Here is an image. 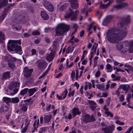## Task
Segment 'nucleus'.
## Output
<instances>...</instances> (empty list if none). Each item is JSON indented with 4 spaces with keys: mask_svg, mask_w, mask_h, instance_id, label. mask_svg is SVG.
<instances>
[{
    "mask_svg": "<svg viewBox=\"0 0 133 133\" xmlns=\"http://www.w3.org/2000/svg\"><path fill=\"white\" fill-rule=\"evenodd\" d=\"M115 29H111L106 33L105 38L110 43H115L122 40L127 36L128 31L126 29L122 30L119 32L116 33Z\"/></svg>",
    "mask_w": 133,
    "mask_h": 133,
    "instance_id": "f257e3e1",
    "label": "nucleus"
},
{
    "mask_svg": "<svg viewBox=\"0 0 133 133\" xmlns=\"http://www.w3.org/2000/svg\"><path fill=\"white\" fill-rule=\"evenodd\" d=\"M117 49L120 51L133 52V40H125L117 43Z\"/></svg>",
    "mask_w": 133,
    "mask_h": 133,
    "instance_id": "f03ea898",
    "label": "nucleus"
},
{
    "mask_svg": "<svg viewBox=\"0 0 133 133\" xmlns=\"http://www.w3.org/2000/svg\"><path fill=\"white\" fill-rule=\"evenodd\" d=\"M8 43L11 46V47L13 48L12 49L10 47L8 46V49L10 51H13L14 50H15L17 53L21 55L22 52L21 47L17 45V44L19 45L21 44V42L19 40H9L8 42Z\"/></svg>",
    "mask_w": 133,
    "mask_h": 133,
    "instance_id": "7ed1b4c3",
    "label": "nucleus"
},
{
    "mask_svg": "<svg viewBox=\"0 0 133 133\" xmlns=\"http://www.w3.org/2000/svg\"><path fill=\"white\" fill-rule=\"evenodd\" d=\"M69 28V26L65 23L58 24L56 28V35L60 36L63 35L64 32L68 31Z\"/></svg>",
    "mask_w": 133,
    "mask_h": 133,
    "instance_id": "20e7f679",
    "label": "nucleus"
},
{
    "mask_svg": "<svg viewBox=\"0 0 133 133\" xmlns=\"http://www.w3.org/2000/svg\"><path fill=\"white\" fill-rule=\"evenodd\" d=\"M110 123L111 124L108 126L104 122H101L100 126L101 130L104 131V133H112L115 129V126L112 121H111Z\"/></svg>",
    "mask_w": 133,
    "mask_h": 133,
    "instance_id": "39448f33",
    "label": "nucleus"
},
{
    "mask_svg": "<svg viewBox=\"0 0 133 133\" xmlns=\"http://www.w3.org/2000/svg\"><path fill=\"white\" fill-rule=\"evenodd\" d=\"M79 13L78 11H76L75 13H74L71 10L69 9L64 15V17L65 18H70L71 21L75 20L76 18L77 15Z\"/></svg>",
    "mask_w": 133,
    "mask_h": 133,
    "instance_id": "423d86ee",
    "label": "nucleus"
},
{
    "mask_svg": "<svg viewBox=\"0 0 133 133\" xmlns=\"http://www.w3.org/2000/svg\"><path fill=\"white\" fill-rule=\"evenodd\" d=\"M82 120L85 123L93 122L96 121V119L94 115H92L91 116L88 114H85L81 118Z\"/></svg>",
    "mask_w": 133,
    "mask_h": 133,
    "instance_id": "0eeeda50",
    "label": "nucleus"
},
{
    "mask_svg": "<svg viewBox=\"0 0 133 133\" xmlns=\"http://www.w3.org/2000/svg\"><path fill=\"white\" fill-rule=\"evenodd\" d=\"M19 83L18 82H14L12 83V84L9 85V89L10 90H13V92H11L10 95H15L17 92L18 89L17 88H14L15 87H18L19 85Z\"/></svg>",
    "mask_w": 133,
    "mask_h": 133,
    "instance_id": "6e6552de",
    "label": "nucleus"
},
{
    "mask_svg": "<svg viewBox=\"0 0 133 133\" xmlns=\"http://www.w3.org/2000/svg\"><path fill=\"white\" fill-rule=\"evenodd\" d=\"M43 4L44 7L48 11H52L53 10V6L50 3L44 0L43 1Z\"/></svg>",
    "mask_w": 133,
    "mask_h": 133,
    "instance_id": "1a4fd4ad",
    "label": "nucleus"
},
{
    "mask_svg": "<svg viewBox=\"0 0 133 133\" xmlns=\"http://www.w3.org/2000/svg\"><path fill=\"white\" fill-rule=\"evenodd\" d=\"M38 64L37 67L38 69L41 71L44 70L48 65L47 63L45 61L39 62Z\"/></svg>",
    "mask_w": 133,
    "mask_h": 133,
    "instance_id": "9d476101",
    "label": "nucleus"
},
{
    "mask_svg": "<svg viewBox=\"0 0 133 133\" xmlns=\"http://www.w3.org/2000/svg\"><path fill=\"white\" fill-rule=\"evenodd\" d=\"M10 72L9 71H6L0 75V78L2 80L8 79L10 78Z\"/></svg>",
    "mask_w": 133,
    "mask_h": 133,
    "instance_id": "9b49d317",
    "label": "nucleus"
},
{
    "mask_svg": "<svg viewBox=\"0 0 133 133\" xmlns=\"http://www.w3.org/2000/svg\"><path fill=\"white\" fill-rule=\"evenodd\" d=\"M33 71L32 69H28L27 67H25L24 68V75L26 77L30 76Z\"/></svg>",
    "mask_w": 133,
    "mask_h": 133,
    "instance_id": "f8f14e48",
    "label": "nucleus"
},
{
    "mask_svg": "<svg viewBox=\"0 0 133 133\" xmlns=\"http://www.w3.org/2000/svg\"><path fill=\"white\" fill-rule=\"evenodd\" d=\"M98 44L96 43H94L91 49V51L90 52L91 55V57H93L95 54L96 50Z\"/></svg>",
    "mask_w": 133,
    "mask_h": 133,
    "instance_id": "ddd939ff",
    "label": "nucleus"
},
{
    "mask_svg": "<svg viewBox=\"0 0 133 133\" xmlns=\"http://www.w3.org/2000/svg\"><path fill=\"white\" fill-rule=\"evenodd\" d=\"M71 7L73 9H75L78 7V3L77 0H70Z\"/></svg>",
    "mask_w": 133,
    "mask_h": 133,
    "instance_id": "4468645a",
    "label": "nucleus"
},
{
    "mask_svg": "<svg viewBox=\"0 0 133 133\" xmlns=\"http://www.w3.org/2000/svg\"><path fill=\"white\" fill-rule=\"evenodd\" d=\"M76 71V75L75 74V72L74 71L72 70L71 71V78H72V80L73 81L74 80V79L75 77V76H76V80H77L78 79V70L77 69H76L75 70Z\"/></svg>",
    "mask_w": 133,
    "mask_h": 133,
    "instance_id": "2eb2a0df",
    "label": "nucleus"
},
{
    "mask_svg": "<svg viewBox=\"0 0 133 133\" xmlns=\"http://www.w3.org/2000/svg\"><path fill=\"white\" fill-rule=\"evenodd\" d=\"M55 55L54 52H51L47 55L46 58V59L48 61H51L53 59Z\"/></svg>",
    "mask_w": 133,
    "mask_h": 133,
    "instance_id": "dca6fc26",
    "label": "nucleus"
},
{
    "mask_svg": "<svg viewBox=\"0 0 133 133\" xmlns=\"http://www.w3.org/2000/svg\"><path fill=\"white\" fill-rule=\"evenodd\" d=\"M112 1H109L106 4H104L102 3H101L99 6L100 8L102 9H106L110 6V5L112 3Z\"/></svg>",
    "mask_w": 133,
    "mask_h": 133,
    "instance_id": "f3484780",
    "label": "nucleus"
},
{
    "mask_svg": "<svg viewBox=\"0 0 133 133\" xmlns=\"http://www.w3.org/2000/svg\"><path fill=\"white\" fill-rule=\"evenodd\" d=\"M72 113L73 116L74 117H75L77 115H79L81 114L79 109L77 108H74L73 109Z\"/></svg>",
    "mask_w": 133,
    "mask_h": 133,
    "instance_id": "a211bd4d",
    "label": "nucleus"
},
{
    "mask_svg": "<svg viewBox=\"0 0 133 133\" xmlns=\"http://www.w3.org/2000/svg\"><path fill=\"white\" fill-rule=\"evenodd\" d=\"M52 118V116L51 115L48 114H45L44 116V119L46 123H48L50 121Z\"/></svg>",
    "mask_w": 133,
    "mask_h": 133,
    "instance_id": "6ab92c4d",
    "label": "nucleus"
},
{
    "mask_svg": "<svg viewBox=\"0 0 133 133\" xmlns=\"http://www.w3.org/2000/svg\"><path fill=\"white\" fill-rule=\"evenodd\" d=\"M38 91V89L36 88L30 89L28 90L29 93V96H32L34 93Z\"/></svg>",
    "mask_w": 133,
    "mask_h": 133,
    "instance_id": "aec40b11",
    "label": "nucleus"
},
{
    "mask_svg": "<svg viewBox=\"0 0 133 133\" xmlns=\"http://www.w3.org/2000/svg\"><path fill=\"white\" fill-rule=\"evenodd\" d=\"M23 19V17L21 16H19L17 17L14 20V21L16 23H20L22 22Z\"/></svg>",
    "mask_w": 133,
    "mask_h": 133,
    "instance_id": "412c9836",
    "label": "nucleus"
},
{
    "mask_svg": "<svg viewBox=\"0 0 133 133\" xmlns=\"http://www.w3.org/2000/svg\"><path fill=\"white\" fill-rule=\"evenodd\" d=\"M20 110L23 111V112H26L28 108V105L26 103L20 105Z\"/></svg>",
    "mask_w": 133,
    "mask_h": 133,
    "instance_id": "4be33fe9",
    "label": "nucleus"
},
{
    "mask_svg": "<svg viewBox=\"0 0 133 133\" xmlns=\"http://www.w3.org/2000/svg\"><path fill=\"white\" fill-rule=\"evenodd\" d=\"M127 4L126 3H122L119 4L114 6V8L117 10L121 9L123 6L127 5Z\"/></svg>",
    "mask_w": 133,
    "mask_h": 133,
    "instance_id": "5701e85b",
    "label": "nucleus"
},
{
    "mask_svg": "<svg viewBox=\"0 0 133 133\" xmlns=\"http://www.w3.org/2000/svg\"><path fill=\"white\" fill-rule=\"evenodd\" d=\"M39 119L36 120L34 123L33 126V127H34V129L36 131H37V128H38L39 124Z\"/></svg>",
    "mask_w": 133,
    "mask_h": 133,
    "instance_id": "b1692460",
    "label": "nucleus"
},
{
    "mask_svg": "<svg viewBox=\"0 0 133 133\" xmlns=\"http://www.w3.org/2000/svg\"><path fill=\"white\" fill-rule=\"evenodd\" d=\"M41 16L42 18L45 20H47L49 18L47 14L44 11L41 12Z\"/></svg>",
    "mask_w": 133,
    "mask_h": 133,
    "instance_id": "393cba45",
    "label": "nucleus"
},
{
    "mask_svg": "<svg viewBox=\"0 0 133 133\" xmlns=\"http://www.w3.org/2000/svg\"><path fill=\"white\" fill-rule=\"evenodd\" d=\"M110 21V19L108 17H106L103 22V24L104 25H107V24Z\"/></svg>",
    "mask_w": 133,
    "mask_h": 133,
    "instance_id": "a878e982",
    "label": "nucleus"
},
{
    "mask_svg": "<svg viewBox=\"0 0 133 133\" xmlns=\"http://www.w3.org/2000/svg\"><path fill=\"white\" fill-rule=\"evenodd\" d=\"M106 69L108 72H111L112 70V68L111 65L109 64H107L106 66Z\"/></svg>",
    "mask_w": 133,
    "mask_h": 133,
    "instance_id": "bb28decb",
    "label": "nucleus"
},
{
    "mask_svg": "<svg viewBox=\"0 0 133 133\" xmlns=\"http://www.w3.org/2000/svg\"><path fill=\"white\" fill-rule=\"evenodd\" d=\"M88 87L89 89H91V84L90 82H86L85 83V85L84 88L85 90H87Z\"/></svg>",
    "mask_w": 133,
    "mask_h": 133,
    "instance_id": "cd10ccee",
    "label": "nucleus"
},
{
    "mask_svg": "<svg viewBox=\"0 0 133 133\" xmlns=\"http://www.w3.org/2000/svg\"><path fill=\"white\" fill-rule=\"evenodd\" d=\"M75 46L71 47L70 46L68 47L66 51V53L69 54L70 53H72L73 51Z\"/></svg>",
    "mask_w": 133,
    "mask_h": 133,
    "instance_id": "c85d7f7f",
    "label": "nucleus"
},
{
    "mask_svg": "<svg viewBox=\"0 0 133 133\" xmlns=\"http://www.w3.org/2000/svg\"><path fill=\"white\" fill-rule=\"evenodd\" d=\"M3 99V102H5L7 104L11 102V98H10L4 97Z\"/></svg>",
    "mask_w": 133,
    "mask_h": 133,
    "instance_id": "c756f323",
    "label": "nucleus"
},
{
    "mask_svg": "<svg viewBox=\"0 0 133 133\" xmlns=\"http://www.w3.org/2000/svg\"><path fill=\"white\" fill-rule=\"evenodd\" d=\"M120 87L124 91H127L128 90V88L130 87V85H128L127 88V85H126L121 84L120 85Z\"/></svg>",
    "mask_w": 133,
    "mask_h": 133,
    "instance_id": "7c9ffc66",
    "label": "nucleus"
},
{
    "mask_svg": "<svg viewBox=\"0 0 133 133\" xmlns=\"http://www.w3.org/2000/svg\"><path fill=\"white\" fill-rule=\"evenodd\" d=\"M19 101V99L17 97H15L11 98V102L13 103H17Z\"/></svg>",
    "mask_w": 133,
    "mask_h": 133,
    "instance_id": "2f4dec72",
    "label": "nucleus"
},
{
    "mask_svg": "<svg viewBox=\"0 0 133 133\" xmlns=\"http://www.w3.org/2000/svg\"><path fill=\"white\" fill-rule=\"evenodd\" d=\"M68 93V91L66 89H65V90L61 93L60 95L63 98L65 99L66 96Z\"/></svg>",
    "mask_w": 133,
    "mask_h": 133,
    "instance_id": "473e14b6",
    "label": "nucleus"
},
{
    "mask_svg": "<svg viewBox=\"0 0 133 133\" xmlns=\"http://www.w3.org/2000/svg\"><path fill=\"white\" fill-rule=\"evenodd\" d=\"M48 128L47 127H43L40 128L38 133H43L47 130Z\"/></svg>",
    "mask_w": 133,
    "mask_h": 133,
    "instance_id": "72a5a7b5",
    "label": "nucleus"
},
{
    "mask_svg": "<svg viewBox=\"0 0 133 133\" xmlns=\"http://www.w3.org/2000/svg\"><path fill=\"white\" fill-rule=\"evenodd\" d=\"M5 39L4 34L0 32V42L2 43Z\"/></svg>",
    "mask_w": 133,
    "mask_h": 133,
    "instance_id": "f704fd0d",
    "label": "nucleus"
},
{
    "mask_svg": "<svg viewBox=\"0 0 133 133\" xmlns=\"http://www.w3.org/2000/svg\"><path fill=\"white\" fill-rule=\"evenodd\" d=\"M28 91V88H25L21 91L20 94L22 95H23L27 92Z\"/></svg>",
    "mask_w": 133,
    "mask_h": 133,
    "instance_id": "c9c22d12",
    "label": "nucleus"
},
{
    "mask_svg": "<svg viewBox=\"0 0 133 133\" xmlns=\"http://www.w3.org/2000/svg\"><path fill=\"white\" fill-rule=\"evenodd\" d=\"M104 112L107 117L109 116L111 117H113V115L112 113L109 111H105Z\"/></svg>",
    "mask_w": 133,
    "mask_h": 133,
    "instance_id": "e433bc0d",
    "label": "nucleus"
},
{
    "mask_svg": "<svg viewBox=\"0 0 133 133\" xmlns=\"http://www.w3.org/2000/svg\"><path fill=\"white\" fill-rule=\"evenodd\" d=\"M88 103L90 105H92V106L97 105V103L93 101L89 100L88 101Z\"/></svg>",
    "mask_w": 133,
    "mask_h": 133,
    "instance_id": "4c0bfd02",
    "label": "nucleus"
},
{
    "mask_svg": "<svg viewBox=\"0 0 133 133\" xmlns=\"http://www.w3.org/2000/svg\"><path fill=\"white\" fill-rule=\"evenodd\" d=\"M8 64L9 67L11 69H13L15 68V65L13 62H8Z\"/></svg>",
    "mask_w": 133,
    "mask_h": 133,
    "instance_id": "58836bf2",
    "label": "nucleus"
},
{
    "mask_svg": "<svg viewBox=\"0 0 133 133\" xmlns=\"http://www.w3.org/2000/svg\"><path fill=\"white\" fill-rule=\"evenodd\" d=\"M68 5V4L66 3H65L63 5H62L59 8V10L62 11L66 7V6Z\"/></svg>",
    "mask_w": 133,
    "mask_h": 133,
    "instance_id": "ea45409f",
    "label": "nucleus"
},
{
    "mask_svg": "<svg viewBox=\"0 0 133 133\" xmlns=\"http://www.w3.org/2000/svg\"><path fill=\"white\" fill-rule=\"evenodd\" d=\"M96 87L99 89L102 90L104 88V86L103 84H98L96 85Z\"/></svg>",
    "mask_w": 133,
    "mask_h": 133,
    "instance_id": "a19ab883",
    "label": "nucleus"
},
{
    "mask_svg": "<svg viewBox=\"0 0 133 133\" xmlns=\"http://www.w3.org/2000/svg\"><path fill=\"white\" fill-rule=\"evenodd\" d=\"M115 123L117 124H118L119 125H123L124 124V123L121 122L119 120H116L115 121Z\"/></svg>",
    "mask_w": 133,
    "mask_h": 133,
    "instance_id": "79ce46f5",
    "label": "nucleus"
},
{
    "mask_svg": "<svg viewBox=\"0 0 133 133\" xmlns=\"http://www.w3.org/2000/svg\"><path fill=\"white\" fill-rule=\"evenodd\" d=\"M30 121V119H29L28 118H27L25 122V126L28 127V126L29 125V124Z\"/></svg>",
    "mask_w": 133,
    "mask_h": 133,
    "instance_id": "37998d69",
    "label": "nucleus"
},
{
    "mask_svg": "<svg viewBox=\"0 0 133 133\" xmlns=\"http://www.w3.org/2000/svg\"><path fill=\"white\" fill-rule=\"evenodd\" d=\"M51 106V105L50 104L46 106V109L47 112H48L50 111Z\"/></svg>",
    "mask_w": 133,
    "mask_h": 133,
    "instance_id": "c03bdc74",
    "label": "nucleus"
},
{
    "mask_svg": "<svg viewBox=\"0 0 133 133\" xmlns=\"http://www.w3.org/2000/svg\"><path fill=\"white\" fill-rule=\"evenodd\" d=\"M75 90H74L71 92H70L68 94V96L69 97H71V96H73L75 93Z\"/></svg>",
    "mask_w": 133,
    "mask_h": 133,
    "instance_id": "a18cd8bd",
    "label": "nucleus"
},
{
    "mask_svg": "<svg viewBox=\"0 0 133 133\" xmlns=\"http://www.w3.org/2000/svg\"><path fill=\"white\" fill-rule=\"evenodd\" d=\"M89 107L91 110L92 111H94L96 109V108L98 107V105H96V106H92V105H89Z\"/></svg>",
    "mask_w": 133,
    "mask_h": 133,
    "instance_id": "49530a36",
    "label": "nucleus"
},
{
    "mask_svg": "<svg viewBox=\"0 0 133 133\" xmlns=\"http://www.w3.org/2000/svg\"><path fill=\"white\" fill-rule=\"evenodd\" d=\"M32 35H39L40 34V32L37 31H34L32 33Z\"/></svg>",
    "mask_w": 133,
    "mask_h": 133,
    "instance_id": "de8ad7c7",
    "label": "nucleus"
},
{
    "mask_svg": "<svg viewBox=\"0 0 133 133\" xmlns=\"http://www.w3.org/2000/svg\"><path fill=\"white\" fill-rule=\"evenodd\" d=\"M124 96L123 95H121L119 97V101L121 102L123 101L124 99Z\"/></svg>",
    "mask_w": 133,
    "mask_h": 133,
    "instance_id": "09e8293b",
    "label": "nucleus"
},
{
    "mask_svg": "<svg viewBox=\"0 0 133 133\" xmlns=\"http://www.w3.org/2000/svg\"><path fill=\"white\" fill-rule=\"evenodd\" d=\"M131 98V96L130 94H128L127 95L126 99L128 102H129L130 101V99Z\"/></svg>",
    "mask_w": 133,
    "mask_h": 133,
    "instance_id": "8fccbe9b",
    "label": "nucleus"
},
{
    "mask_svg": "<svg viewBox=\"0 0 133 133\" xmlns=\"http://www.w3.org/2000/svg\"><path fill=\"white\" fill-rule=\"evenodd\" d=\"M121 77L119 76H116L114 78L112 79V81H118L120 79Z\"/></svg>",
    "mask_w": 133,
    "mask_h": 133,
    "instance_id": "3c124183",
    "label": "nucleus"
},
{
    "mask_svg": "<svg viewBox=\"0 0 133 133\" xmlns=\"http://www.w3.org/2000/svg\"><path fill=\"white\" fill-rule=\"evenodd\" d=\"M133 129V127H131L128 129V130L125 132V133H130Z\"/></svg>",
    "mask_w": 133,
    "mask_h": 133,
    "instance_id": "603ef678",
    "label": "nucleus"
},
{
    "mask_svg": "<svg viewBox=\"0 0 133 133\" xmlns=\"http://www.w3.org/2000/svg\"><path fill=\"white\" fill-rule=\"evenodd\" d=\"M101 73L99 71H97L95 73V76L96 77H98L100 75Z\"/></svg>",
    "mask_w": 133,
    "mask_h": 133,
    "instance_id": "864d4df0",
    "label": "nucleus"
},
{
    "mask_svg": "<svg viewBox=\"0 0 133 133\" xmlns=\"http://www.w3.org/2000/svg\"><path fill=\"white\" fill-rule=\"evenodd\" d=\"M5 16L6 14L5 13L1 15V16L0 17V19H1L2 21L3 20L5 17Z\"/></svg>",
    "mask_w": 133,
    "mask_h": 133,
    "instance_id": "5fc2aeb1",
    "label": "nucleus"
},
{
    "mask_svg": "<svg viewBox=\"0 0 133 133\" xmlns=\"http://www.w3.org/2000/svg\"><path fill=\"white\" fill-rule=\"evenodd\" d=\"M28 127L25 126L24 128L22 129L21 131L22 133H25Z\"/></svg>",
    "mask_w": 133,
    "mask_h": 133,
    "instance_id": "6e6d98bb",
    "label": "nucleus"
},
{
    "mask_svg": "<svg viewBox=\"0 0 133 133\" xmlns=\"http://www.w3.org/2000/svg\"><path fill=\"white\" fill-rule=\"evenodd\" d=\"M32 55H35L36 53V50L35 49H32L31 51Z\"/></svg>",
    "mask_w": 133,
    "mask_h": 133,
    "instance_id": "4d7b16f0",
    "label": "nucleus"
},
{
    "mask_svg": "<svg viewBox=\"0 0 133 133\" xmlns=\"http://www.w3.org/2000/svg\"><path fill=\"white\" fill-rule=\"evenodd\" d=\"M108 95V93L107 92H103V95L102 96L100 97H107Z\"/></svg>",
    "mask_w": 133,
    "mask_h": 133,
    "instance_id": "13d9d810",
    "label": "nucleus"
},
{
    "mask_svg": "<svg viewBox=\"0 0 133 133\" xmlns=\"http://www.w3.org/2000/svg\"><path fill=\"white\" fill-rule=\"evenodd\" d=\"M98 58V56H96L94 57V63L96 64L97 63V60Z\"/></svg>",
    "mask_w": 133,
    "mask_h": 133,
    "instance_id": "bf43d9fd",
    "label": "nucleus"
},
{
    "mask_svg": "<svg viewBox=\"0 0 133 133\" xmlns=\"http://www.w3.org/2000/svg\"><path fill=\"white\" fill-rule=\"evenodd\" d=\"M116 85V83H112L110 85V88L111 89H112L115 87Z\"/></svg>",
    "mask_w": 133,
    "mask_h": 133,
    "instance_id": "052dcab7",
    "label": "nucleus"
},
{
    "mask_svg": "<svg viewBox=\"0 0 133 133\" xmlns=\"http://www.w3.org/2000/svg\"><path fill=\"white\" fill-rule=\"evenodd\" d=\"M52 64V63H51L49 65V66H48V67L47 69V70H46V71H45V72H47V73H48V72H49V71L50 70V67L51 65Z\"/></svg>",
    "mask_w": 133,
    "mask_h": 133,
    "instance_id": "680f3d73",
    "label": "nucleus"
},
{
    "mask_svg": "<svg viewBox=\"0 0 133 133\" xmlns=\"http://www.w3.org/2000/svg\"><path fill=\"white\" fill-rule=\"evenodd\" d=\"M117 130L119 131H122L123 130V129L122 127L121 126H118L117 127Z\"/></svg>",
    "mask_w": 133,
    "mask_h": 133,
    "instance_id": "e2e57ef3",
    "label": "nucleus"
},
{
    "mask_svg": "<svg viewBox=\"0 0 133 133\" xmlns=\"http://www.w3.org/2000/svg\"><path fill=\"white\" fill-rule=\"evenodd\" d=\"M47 72H45H45L43 73V74L42 75L40 76L39 77V78L40 79L41 78H43L45 75L47 74Z\"/></svg>",
    "mask_w": 133,
    "mask_h": 133,
    "instance_id": "0e129e2a",
    "label": "nucleus"
},
{
    "mask_svg": "<svg viewBox=\"0 0 133 133\" xmlns=\"http://www.w3.org/2000/svg\"><path fill=\"white\" fill-rule=\"evenodd\" d=\"M116 71L117 72H123L124 71L123 69H118L117 68H116Z\"/></svg>",
    "mask_w": 133,
    "mask_h": 133,
    "instance_id": "69168bd1",
    "label": "nucleus"
},
{
    "mask_svg": "<svg viewBox=\"0 0 133 133\" xmlns=\"http://www.w3.org/2000/svg\"><path fill=\"white\" fill-rule=\"evenodd\" d=\"M74 86H76L77 88L78 89L79 87V84L76 82H75L74 84Z\"/></svg>",
    "mask_w": 133,
    "mask_h": 133,
    "instance_id": "338daca9",
    "label": "nucleus"
},
{
    "mask_svg": "<svg viewBox=\"0 0 133 133\" xmlns=\"http://www.w3.org/2000/svg\"><path fill=\"white\" fill-rule=\"evenodd\" d=\"M57 97L59 100H62L63 99L61 95H59L58 94L57 95Z\"/></svg>",
    "mask_w": 133,
    "mask_h": 133,
    "instance_id": "774afa93",
    "label": "nucleus"
}]
</instances>
